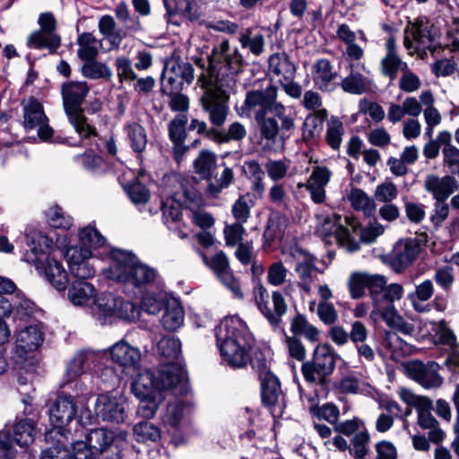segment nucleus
Returning a JSON list of instances; mask_svg holds the SVG:
<instances>
[{"instance_id":"e2e57ef3","label":"nucleus","mask_w":459,"mask_h":459,"mask_svg":"<svg viewBox=\"0 0 459 459\" xmlns=\"http://www.w3.org/2000/svg\"><path fill=\"white\" fill-rule=\"evenodd\" d=\"M187 118L185 115L174 117L169 124V136L172 143L185 142L186 137V125Z\"/></svg>"},{"instance_id":"7ed1b4c3","label":"nucleus","mask_w":459,"mask_h":459,"mask_svg":"<svg viewBox=\"0 0 459 459\" xmlns=\"http://www.w3.org/2000/svg\"><path fill=\"white\" fill-rule=\"evenodd\" d=\"M206 74L199 76L202 86L216 85L233 88L238 75L242 73L246 62L237 47H231L228 39L215 44L208 56Z\"/></svg>"},{"instance_id":"603ef678","label":"nucleus","mask_w":459,"mask_h":459,"mask_svg":"<svg viewBox=\"0 0 459 459\" xmlns=\"http://www.w3.org/2000/svg\"><path fill=\"white\" fill-rule=\"evenodd\" d=\"M290 330L294 334L304 335L310 341H316L318 336V330L310 325L306 317L298 314L293 317L290 324Z\"/></svg>"},{"instance_id":"5701e85b","label":"nucleus","mask_w":459,"mask_h":459,"mask_svg":"<svg viewBox=\"0 0 459 459\" xmlns=\"http://www.w3.org/2000/svg\"><path fill=\"white\" fill-rule=\"evenodd\" d=\"M331 171L325 167H315L306 183L298 184V187H305L310 194L315 204H323L325 200V186L330 181Z\"/></svg>"},{"instance_id":"f8f14e48","label":"nucleus","mask_w":459,"mask_h":459,"mask_svg":"<svg viewBox=\"0 0 459 459\" xmlns=\"http://www.w3.org/2000/svg\"><path fill=\"white\" fill-rule=\"evenodd\" d=\"M23 126L27 130L38 128V135L43 141L49 140L54 133L48 125V118L43 106L35 99H30L23 107Z\"/></svg>"},{"instance_id":"338daca9","label":"nucleus","mask_w":459,"mask_h":459,"mask_svg":"<svg viewBox=\"0 0 459 459\" xmlns=\"http://www.w3.org/2000/svg\"><path fill=\"white\" fill-rule=\"evenodd\" d=\"M343 134V125L337 118H332L328 123L326 142L334 150H338Z\"/></svg>"},{"instance_id":"4c0bfd02","label":"nucleus","mask_w":459,"mask_h":459,"mask_svg":"<svg viewBox=\"0 0 459 459\" xmlns=\"http://www.w3.org/2000/svg\"><path fill=\"white\" fill-rule=\"evenodd\" d=\"M94 287L84 281L83 280H78L74 281L68 291V297L70 301L75 306H84L90 304L91 301L94 302Z\"/></svg>"},{"instance_id":"9b49d317","label":"nucleus","mask_w":459,"mask_h":459,"mask_svg":"<svg viewBox=\"0 0 459 459\" xmlns=\"http://www.w3.org/2000/svg\"><path fill=\"white\" fill-rule=\"evenodd\" d=\"M349 74L342 80L341 87L343 91L361 95L371 92L376 85L370 71L364 65H349Z\"/></svg>"},{"instance_id":"37998d69","label":"nucleus","mask_w":459,"mask_h":459,"mask_svg":"<svg viewBox=\"0 0 459 459\" xmlns=\"http://www.w3.org/2000/svg\"><path fill=\"white\" fill-rule=\"evenodd\" d=\"M184 321V310L177 302L169 303L161 318L163 327L168 331H176Z\"/></svg>"},{"instance_id":"774afa93","label":"nucleus","mask_w":459,"mask_h":459,"mask_svg":"<svg viewBox=\"0 0 459 459\" xmlns=\"http://www.w3.org/2000/svg\"><path fill=\"white\" fill-rule=\"evenodd\" d=\"M183 417V404L179 401L169 403L162 415V421L166 425L176 427Z\"/></svg>"},{"instance_id":"0eeeda50","label":"nucleus","mask_w":459,"mask_h":459,"mask_svg":"<svg viewBox=\"0 0 459 459\" xmlns=\"http://www.w3.org/2000/svg\"><path fill=\"white\" fill-rule=\"evenodd\" d=\"M334 368L335 358L333 349L329 344H321L316 347L312 359L302 364L301 371L307 382L324 385Z\"/></svg>"},{"instance_id":"393cba45","label":"nucleus","mask_w":459,"mask_h":459,"mask_svg":"<svg viewBox=\"0 0 459 459\" xmlns=\"http://www.w3.org/2000/svg\"><path fill=\"white\" fill-rule=\"evenodd\" d=\"M424 187L436 201H446L459 189V183L452 176L440 178L437 175H429L425 179Z\"/></svg>"},{"instance_id":"72a5a7b5","label":"nucleus","mask_w":459,"mask_h":459,"mask_svg":"<svg viewBox=\"0 0 459 459\" xmlns=\"http://www.w3.org/2000/svg\"><path fill=\"white\" fill-rule=\"evenodd\" d=\"M269 70L280 80H293L296 74V66L290 60L286 53H275L268 59Z\"/></svg>"},{"instance_id":"39448f33","label":"nucleus","mask_w":459,"mask_h":459,"mask_svg":"<svg viewBox=\"0 0 459 459\" xmlns=\"http://www.w3.org/2000/svg\"><path fill=\"white\" fill-rule=\"evenodd\" d=\"M89 87L84 82H68L62 84L61 95L64 109L69 122L82 138L96 134V129L88 123L82 105L89 93Z\"/></svg>"},{"instance_id":"5fc2aeb1","label":"nucleus","mask_w":459,"mask_h":459,"mask_svg":"<svg viewBox=\"0 0 459 459\" xmlns=\"http://www.w3.org/2000/svg\"><path fill=\"white\" fill-rule=\"evenodd\" d=\"M387 280L384 275L366 273L367 288L370 292L375 307H380L379 294L386 285Z\"/></svg>"},{"instance_id":"4be33fe9","label":"nucleus","mask_w":459,"mask_h":459,"mask_svg":"<svg viewBox=\"0 0 459 459\" xmlns=\"http://www.w3.org/2000/svg\"><path fill=\"white\" fill-rule=\"evenodd\" d=\"M204 260L205 264L213 270L222 283L227 286L236 297H242L240 285L233 276L230 269L229 259L223 252L217 253L211 259H208L204 255Z\"/></svg>"},{"instance_id":"f03ea898","label":"nucleus","mask_w":459,"mask_h":459,"mask_svg":"<svg viewBox=\"0 0 459 459\" xmlns=\"http://www.w3.org/2000/svg\"><path fill=\"white\" fill-rule=\"evenodd\" d=\"M214 332L223 361L233 368L246 367L250 361V352L255 344L246 323L238 316L225 317Z\"/></svg>"},{"instance_id":"6e6552de","label":"nucleus","mask_w":459,"mask_h":459,"mask_svg":"<svg viewBox=\"0 0 459 459\" xmlns=\"http://www.w3.org/2000/svg\"><path fill=\"white\" fill-rule=\"evenodd\" d=\"M381 317L390 327L385 338V347L387 350L389 359L396 364L397 369H402V339L399 333L402 332V316L394 304H382L376 307Z\"/></svg>"},{"instance_id":"b1692460","label":"nucleus","mask_w":459,"mask_h":459,"mask_svg":"<svg viewBox=\"0 0 459 459\" xmlns=\"http://www.w3.org/2000/svg\"><path fill=\"white\" fill-rule=\"evenodd\" d=\"M43 342L42 333L35 325L21 330L16 337L15 354L17 363L26 360L27 353L37 350Z\"/></svg>"},{"instance_id":"1a4fd4ad","label":"nucleus","mask_w":459,"mask_h":459,"mask_svg":"<svg viewBox=\"0 0 459 459\" xmlns=\"http://www.w3.org/2000/svg\"><path fill=\"white\" fill-rule=\"evenodd\" d=\"M200 99L203 109L208 114L210 122L215 126H221L229 113L228 101L230 90L232 88L210 85Z\"/></svg>"},{"instance_id":"412c9836","label":"nucleus","mask_w":459,"mask_h":459,"mask_svg":"<svg viewBox=\"0 0 459 459\" xmlns=\"http://www.w3.org/2000/svg\"><path fill=\"white\" fill-rule=\"evenodd\" d=\"M85 440L94 448L102 459H119L114 446L115 436L111 430L104 428L91 429Z\"/></svg>"},{"instance_id":"7c9ffc66","label":"nucleus","mask_w":459,"mask_h":459,"mask_svg":"<svg viewBox=\"0 0 459 459\" xmlns=\"http://www.w3.org/2000/svg\"><path fill=\"white\" fill-rule=\"evenodd\" d=\"M156 385L154 374L151 370H143L137 375L132 383V392L137 398L162 395L160 388Z\"/></svg>"},{"instance_id":"f257e3e1","label":"nucleus","mask_w":459,"mask_h":459,"mask_svg":"<svg viewBox=\"0 0 459 459\" xmlns=\"http://www.w3.org/2000/svg\"><path fill=\"white\" fill-rule=\"evenodd\" d=\"M277 97L278 88L270 85L247 91L244 101V107L254 112L264 146L273 152L284 148L295 127L293 117L286 113L287 108L277 101Z\"/></svg>"},{"instance_id":"0e129e2a","label":"nucleus","mask_w":459,"mask_h":459,"mask_svg":"<svg viewBox=\"0 0 459 459\" xmlns=\"http://www.w3.org/2000/svg\"><path fill=\"white\" fill-rule=\"evenodd\" d=\"M167 11L169 13H181L190 21L198 19L197 4L195 0H178L175 11H172L169 5L168 0H164Z\"/></svg>"},{"instance_id":"c85d7f7f","label":"nucleus","mask_w":459,"mask_h":459,"mask_svg":"<svg viewBox=\"0 0 459 459\" xmlns=\"http://www.w3.org/2000/svg\"><path fill=\"white\" fill-rule=\"evenodd\" d=\"M313 81L323 91H332L335 88L338 73L333 71V65L328 59L317 60L312 67Z\"/></svg>"},{"instance_id":"49530a36","label":"nucleus","mask_w":459,"mask_h":459,"mask_svg":"<svg viewBox=\"0 0 459 459\" xmlns=\"http://www.w3.org/2000/svg\"><path fill=\"white\" fill-rule=\"evenodd\" d=\"M234 173L230 168H224L221 175H216L214 181L209 180L206 187V194L211 197H216L225 188H228L233 182Z\"/></svg>"},{"instance_id":"2f4dec72","label":"nucleus","mask_w":459,"mask_h":459,"mask_svg":"<svg viewBox=\"0 0 459 459\" xmlns=\"http://www.w3.org/2000/svg\"><path fill=\"white\" fill-rule=\"evenodd\" d=\"M295 272L299 277L298 284L300 289L307 294L310 293L312 282L316 277L315 258L312 255H304L302 260L297 262Z\"/></svg>"},{"instance_id":"c9c22d12","label":"nucleus","mask_w":459,"mask_h":459,"mask_svg":"<svg viewBox=\"0 0 459 459\" xmlns=\"http://www.w3.org/2000/svg\"><path fill=\"white\" fill-rule=\"evenodd\" d=\"M35 423L30 419L16 420L12 427L13 441L21 447H28L35 439Z\"/></svg>"},{"instance_id":"8fccbe9b","label":"nucleus","mask_w":459,"mask_h":459,"mask_svg":"<svg viewBox=\"0 0 459 459\" xmlns=\"http://www.w3.org/2000/svg\"><path fill=\"white\" fill-rule=\"evenodd\" d=\"M134 437L137 442H157L160 438V430L154 424L143 421L134 425Z\"/></svg>"},{"instance_id":"20e7f679","label":"nucleus","mask_w":459,"mask_h":459,"mask_svg":"<svg viewBox=\"0 0 459 459\" xmlns=\"http://www.w3.org/2000/svg\"><path fill=\"white\" fill-rule=\"evenodd\" d=\"M106 274L111 280L138 289L150 287L160 279L156 269L140 262L134 254L121 249L111 252V264Z\"/></svg>"},{"instance_id":"f3484780","label":"nucleus","mask_w":459,"mask_h":459,"mask_svg":"<svg viewBox=\"0 0 459 459\" xmlns=\"http://www.w3.org/2000/svg\"><path fill=\"white\" fill-rule=\"evenodd\" d=\"M95 411L104 421L123 422L126 419V401L122 397L100 394L96 399Z\"/></svg>"},{"instance_id":"13d9d810","label":"nucleus","mask_w":459,"mask_h":459,"mask_svg":"<svg viewBox=\"0 0 459 459\" xmlns=\"http://www.w3.org/2000/svg\"><path fill=\"white\" fill-rule=\"evenodd\" d=\"M13 303V313L21 320L30 316L34 311V303L26 299L22 293L17 292L11 296Z\"/></svg>"},{"instance_id":"bb28decb","label":"nucleus","mask_w":459,"mask_h":459,"mask_svg":"<svg viewBox=\"0 0 459 459\" xmlns=\"http://www.w3.org/2000/svg\"><path fill=\"white\" fill-rule=\"evenodd\" d=\"M100 354L92 351H84L78 352L68 362L65 372V378L67 383L76 379L87 369L96 367V363Z\"/></svg>"},{"instance_id":"dca6fc26","label":"nucleus","mask_w":459,"mask_h":459,"mask_svg":"<svg viewBox=\"0 0 459 459\" xmlns=\"http://www.w3.org/2000/svg\"><path fill=\"white\" fill-rule=\"evenodd\" d=\"M27 245L30 251L24 255V260L32 264H42L50 258V250L53 247V240L40 230H33L26 235Z\"/></svg>"},{"instance_id":"864d4df0","label":"nucleus","mask_w":459,"mask_h":459,"mask_svg":"<svg viewBox=\"0 0 459 459\" xmlns=\"http://www.w3.org/2000/svg\"><path fill=\"white\" fill-rule=\"evenodd\" d=\"M128 139L131 146L136 152H142L147 143V135L145 129L137 123L129 124L126 128Z\"/></svg>"},{"instance_id":"423d86ee","label":"nucleus","mask_w":459,"mask_h":459,"mask_svg":"<svg viewBox=\"0 0 459 459\" xmlns=\"http://www.w3.org/2000/svg\"><path fill=\"white\" fill-rule=\"evenodd\" d=\"M48 414L53 429L46 432V441L54 440L57 436L64 437V427L76 417L81 422L83 421L84 414L86 419H90V411L87 409H81L79 413L77 403L72 396H58L49 408Z\"/></svg>"},{"instance_id":"f704fd0d","label":"nucleus","mask_w":459,"mask_h":459,"mask_svg":"<svg viewBox=\"0 0 459 459\" xmlns=\"http://www.w3.org/2000/svg\"><path fill=\"white\" fill-rule=\"evenodd\" d=\"M327 117L325 109H318L309 114L304 120L302 126V139L307 143H313L321 134L323 124Z\"/></svg>"},{"instance_id":"2eb2a0df","label":"nucleus","mask_w":459,"mask_h":459,"mask_svg":"<svg viewBox=\"0 0 459 459\" xmlns=\"http://www.w3.org/2000/svg\"><path fill=\"white\" fill-rule=\"evenodd\" d=\"M65 256L72 275L78 280H85L94 276L95 268L90 260L91 251L86 247H72L66 250Z\"/></svg>"},{"instance_id":"680f3d73","label":"nucleus","mask_w":459,"mask_h":459,"mask_svg":"<svg viewBox=\"0 0 459 459\" xmlns=\"http://www.w3.org/2000/svg\"><path fill=\"white\" fill-rule=\"evenodd\" d=\"M348 289L351 299H359L365 295L366 273L359 272L351 274L348 280Z\"/></svg>"},{"instance_id":"79ce46f5","label":"nucleus","mask_w":459,"mask_h":459,"mask_svg":"<svg viewBox=\"0 0 459 459\" xmlns=\"http://www.w3.org/2000/svg\"><path fill=\"white\" fill-rule=\"evenodd\" d=\"M243 48H248L254 56H260L264 51L265 39L263 34L254 33L250 28L246 29L239 37Z\"/></svg>"},{"instance_id":"de8ad7c7","label":"nucleus","mask_w":459,"mask_h":459,"mask_svg":"<svg viewBox=\"0 0 459 459\" xmlns=\"http://www.w3.org/2000/svg\"><path fill=\"white\" fill-rule=\"evenodd\" d=\"M158 353L168 362H174L181 353L180 341L170 336L161 338L158 342Z\"/></svg>"},{"instance_id":"4468645a","label":"nucleus","mask_w":459,"mask_h":459,"mask_svg":"<svg viewBox=\"0 0 459 459\" xmlns=\"http://www.w3.org/2000/svg\"><path fill=\"white\" fill-rule=\"evenodd\" d=\"M260 382L263 403L273 417H281L285 407V398L278 378L272 374L263 376Z\"/></svg>"},{"instance_id":"a211bd4d","label":"nucleus","mask_w":459,"mask_h":459,"mask_svg":"<svg viewBox=\"0 0 459 459\" xmlns=\"http://www.w3.org/2000/svg\"><path fill=\"white\" fill-rule=\"evenodd\" d=\"M319 230L325 235H333L340 247L348 252L359 248V243L351 238L349 230L342 224V217L338 214L325 217Z\"/></svg>"},{"instance_id":"052dcab7","label":"nucleus","mask_w":459,"mask_h":459,"mask_svg":"<svg viewBox=\"0 0 459 459\" xmlns=\"http://www.w3.org/2000/svg\"><path fill=\"white\" fill-rule=\"evenodd\" d=\"M140 400L137 408V415L143 419H151L154 417L160 404L163 402V395H156L148 398H138Z\"/></svg>"},{"instance_id":"4d7b16f0","label":"nucleus","mask_w":459,"mask_h":459,"mask_svg":"<svg viewBox=\"0 0 459 459\" xmlns=\"http://www.w3.org/2000/svg\"><path fill=\"white\" fill-rule=\"evenodd\" d=\"M81 247L98 248L103 246L105 239L100 233L93 227L88 226L79 232Z\"/></svg>"},{"instance_id":"69168bd1","label":"nucleus","mask_w":459,"mask_h":459,"mask_svg":"<svg viewBox=\"0 0 459 459\" xmlns=\"http://www.w3.org/2000/svg\"><path fill=\"white\" fill-rule=\"evenodd\" d=\"M126 192L135 205L146 204L150 199V192L144 185L135 181L126 187Z\"/></svg>"},{"instance_id":"6ab92c4d","label":"nucleus","mask_w":459,"mask_h":459,"mask_svg":"<svg viewBox=\"0 0 459 459\" xmlns=\"http://www.w3.org/2000/svg\"><path fill=\"white\" fill-rule=\"evenodd\" d=\"M109 354L112 360L121 366L127 374L139 370L142 353L137 348L118 342L110 348Z\"/></svg>"},{"instance_id":"3c124183","label":"nucleus","mask_w":459,"mask_h":459,"mask_svg":"<svg viewBox=\"0 0 459 459\" xmlns=\"http://www.w3.org/2000/svg\"><path fill=\"white\" fill-rule=\"evenodd\" d=\"M183 88V81L172 72L170 65H167L160 78V91L166 95H171L179 92Z\"/></svg>"},{"instance_id":"9d476101","label":"nucleus","mask_w":459,"mask_h":459,"mask_svg":"<svg viewBox=\"0 0 459 459\" xmlns=\"http://www.w3.org/2000/svg\"><path fill=\"white\" fill-rule=\"evenodd\" d=\"M271 299L273 308L270 306L269 295L266 290L263 287L257 289L255 302L260 312L272 326L278 327L281 323V317L288 310V305L279 290L273 291Z\"/></svg>"},{"instance_id":"cd10ccee","label":"nucleus","mask_w":459,"mask_h":459,"mask_svg":"<svg viewBox=\"0 0 459 459\" xmlns=\"http://www.w3.org/2000/svg\"><path fill=\"white\" fill-rule=\"evenodd\" d=\"M39 273L44 274L48 282L57 290H63L68 284V274L62 264L54 257L42 264H34Z\"/></svg>"},{"instance_id":"ea45409f","label":"nucleus","mask_w":459,"mask_h":459,"mask_svg":"<svg viewBox=\"0 0 459 459\" xmlns=\"http://www.w3.org/2000/svg\"><path fill=\"white\" fill-rule=\"evenodd\" d=\"M77 44L79 46L77 55L81 59L96 58L100 43L92 33L81 34L77 39Z\"/></svg>"},{"instance_id":"6e6d98bb","label":"nucleus","mask_w":459,"mask_h":459,"mask_svg":"<svg viewBox=\"0 0 459 459\" xmlns=\"http://www.w3.org/2000/svg\"><path fill=\"white\" fill-rule=\"evenodd\" d=\"M48 442H52V444L41 451L39 459H71V452L60 438L56 437Z\"/></svg>"},{"instance_id":"09e8293b","label":"nucleus","mask_w":459,"mask_h":459,"mask_svg":"<svg viewBox=\"0 0 459 459\" xmlns=\"http://www.w3.org/2000/svg\"><path fill=\"white\" fill-rule=\"evenodd\" d=\"M349 200L354 209L362 211L367 216H371L376 210L374 200L360 189L351 190Z\"/></svg>"},{"instance_id":"ddd939ff","label":"nucleus","mask_w":459,"mask_h":459,"mask_svg":"<svg viewBox=\"0 0 459 459\" xmlns=\"http://www.w3.org/2000/svg\"><path fill=\"white\" fill-rule=\"evenodd\" d=\"M405 374L426 388L439 387L443 378L437 373L438 365L435 362L424 364L419 360H411L403 364Z\"/></svg>"},{"instance_id":"a878e982","label":"nucleus","mask_w":459,"mask_h":459,"mask_svg":"<svg viewBox=\"0 0 459 459\" xmlns=\"http://www.w3.org/2000/svg\"><path fill=\"white\" fill-rule=\"evenodd\" d=\"M403 403L416 409L418 423L425 429L438 425V421L430 413L431 401L424 396L415 395L407 390H403Z\"/></svg>"},{"instance_id":"bf43d9fd","label":"nucleus","mask_w":459,"mask_h":459,"mask_svg":"<svg viewBox=\"0 0 459 459\" xmlns=\"http://www.w3.org/2000/svg\"><path fill=\"white\" fill-rule=\"evenodd\" d=\"M85 61L82 67V73L84 76L91 79H99L102 77H110L111 70L104 64L95 61V59H83Z\"/></svg>"},{"instance_id":"c03bdc74","label":"nucleus","mask_w":459,"mask_h":459,"mask_svg":"<svg viewBox=\"0 0 459 459\" xmlns=\"http://www.w3.org/2000/svg\"><path fill=\"white\" fill-rule=\"evenodd\" d=\"M246 135L247 130L239 122L232 123L225 133L218 132L212 128L208 131V137L219 143H227L231 140L239 141L245 138Z\"/></svg>"},{"instance_id":"c756f323","label":"nucleus","mask_w":459,"mask_h":459,"mask_svg":"<svg viewBox=\"0 0 459 459\" xmlns=\"http://www.w3.org/2000/svg\"><path fill=\"white\" fill-rule=\"evenodd\" d=\"M119 298L112 293H101L94 299L93 313L101 325L108 324L116 318Z\"/></svg>"},{"instance_id":"a19ab883","label":"nucleus","mask_w":459,"mask_h":459,"mask_svg":"<svg viewBox=\"0 0 459 459\" xmlns=\"http://www.w3.org/2000/svg\"><path fill=\"white\" fill-rule=\"evenodd\" d=\"M434 292V286L430 280H426L416 287L413 293L408 295V299L411 302L415 310L423 312L427 305L422 302L429 300Z\"/></svg>"},{"instance_id":"aec40b11","label":"nucleus","mask_w":459,"mask_h":459,"mask_svg":"<svg viewBox=\"0 0 459 459\" xmlns=\"http://www.w3.org/2000/svg\"><path fill=\"white\" fill-rule=\"evenodd\" d=\"M185 371L183 368L176 362H164L160 365L158 375L155 376L156 386L160 391H177L183 389V381L185 378Z\"/></svg>"},{"instance_id":"e433bc0d","label":"nucleus","mask_w":459,"mask_h":459,"mask_svg":"<svg viewBox=\"0 0 459 459\" xmlns=\"http://www.w3.org/2000/svg\"><path fill=\"white\" fill-rule=\"evenodd\" d=\"M61 44V39L57 33H49L40 30L33 31L27 39L29 48L37 49H48L55 53Z\"/></svg>"},{"instance_id":"58836bf2","label":"nucleus","mask_w":459,"mask_h":459,"mask_svg":"<svg viewBox=\"0 0 459 459\" xmlns=\"http://www.w3.org/2000/svg\"><path fill=\"white\" fill-rule=\"evenodd\" d=\"M428 30L423 19H417L415 22H409V26L405 30L403 45L411 49L417 48L414 44H425L428 39Z\"/></svg>"},{"instance_id":"a18cd8bd","label":"nucleus","mask_w":459,"mask_h":459,"mask_svg":"<svg viewBox=\"0 0 459 459\" xmlns=\"http://www.w3.org/2000/svg\"><path fill=\"white\" fill-rule=\"evenodd\" d=\"M215 164V154L210 151L202 150L194 160L195 172L204 179H210L212 169Z\"/></svg>"},{"instance_id":"473e14b6","label":"nucleus","mask_w":459,"mask_h":459,"mask_svg":"<svg viewBox=\"0 0 459 459\" xmlns=\"http://www.w3.org/2000/svg\"><path fill=\"white\" fill-rule=\"evenodd\" d=\"M385 47L386 53L380 62L381 73L385 76L394 80L396 77L401 65V59L397 52V47L394 37L391 36L388 38Z\"/></svg>"}]
</instances>
